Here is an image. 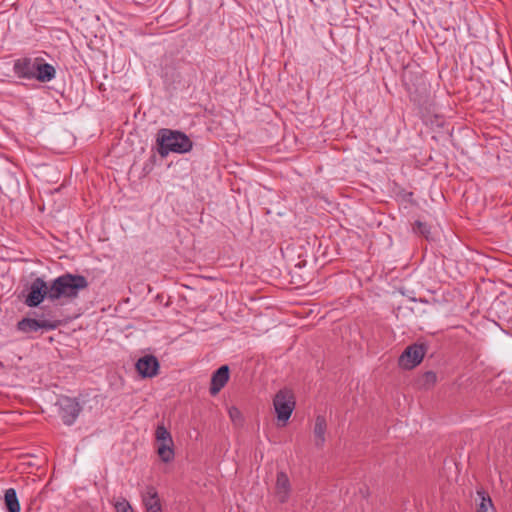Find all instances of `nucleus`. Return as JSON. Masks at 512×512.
<instances>
[{
	"mask_svg": "<svg viewBox=\"0 0 512 512\" xmlns=\"http://www.w3.org/2000/svg\"><path fill=\"white\" fill-rule=\"evenodd\" d=\"M88 287L86 277L79 274L65 273L50 282V302H60L62 299H74L79 292Z\"/></svg>",
	"mask_w": 512,
	"mask_h": 512,
	"instance_id": "obj_1",
	"label": "nucleus"
},
{
	"mask_svg": "<svg viewBox=\"0 0 512 512\" xmlns=\"http://www.w3.org/2000/svg\"><path fill=\"white\" fill-rule=\"evenodd\" d=\"M158 153L165 157L169 153H185L192 148L190 138L177 130L160 129L156 138Z\"/></svg>",
	"mask_w": 512,
	"mask_h": 512,
	"instance_id": "obj_2",
	"label": "nucleus"
},
{
	"mask_svg": "<svg viewBox=\"0 0 512 512\" xmlns=\"http://www.w3.org/2000/svg\"><path fill=\"white\" fill-rule=\"evenodd\" d=\"M273 405L278 421L287 423L295 408L294 395L290 390H280L273 399Z\"/></svg>",
	"mask_w": 512,
	"mask_h": 512,
	"instance_id": "obj_3",
	"label": "nucleus"
},
{
	"mask_svg": "<svg viewBox=\"0 0 512 512\" xmlns=\"http://www.w3.org/2000/svg\"><path fill=\"white\" fill-rule=\"evenodd\" d=\"M50 284H48L43 278H35L29 288L25 297V304L29 307H37L45 299L50 301Z\"/></svg>",
	"mask_w": 512,
	"mask_h": 512,
	"instance_id": "obj_4",
	"label": "nucleus"
},
{
	"mask_svg": "<svg viewBox=\"0 0 512 512\" xmlns=\"http://www.w3.org/2000/svg\"><path fill=\"white\" fill-rule=\"evenodd\" d=\"M157 442V454L165 462H171L174 459L173 440L170 432L164 425H158L155 431Z\"/></svg>",
	"mask_w": 512,
	"mask_h": 512,
	"instance_id": "obj_5",
	"label": "nucleus"
},
{
	"mask_svg": "<svg viewBox=\"0 0 512 512\" xmlns=\"http://www.w3.org/2000/svg\"><path fill=\"white\" fill-rule=\"evenodd\" d=\"M62 322H17L15 331L22 338H36L45 332L56 329Z\"/></svg>",
	"mask_w": 512,
	"mask_h": 512,
	"instance_id": "obj_6",
	"label": "nucleus"
},
{
	"mask_svg": "<svg viewBox=\"0 0 512 512\" xmlns=\"http://www.w3.org/2000/svg\"><path fill=\"white\" fill-rule=\"evenodd\" d=\"M425 352V347L421 344L410 345L400 355L398 365L402 369L411 370L422 362Z\"/></svg>",
	"mask_w": 512,
	"mask_h": 512,
	"instance_id": "obj_7",
	"label": "nucleus"
},
{
	"mask_svg": "<svg viewBox=\"0 0 512 512\" xmlns=\"http://www.w3.org/2000/svg\"><path fill=\"white\" fill-rule=\"evenodd\" d=\"M81 412L79 402L70 397L59 400V414L64 424L72 425Z\"/></svg>",
	"mask_w": 512,
	"mask_h": 512,
	"instance_id": "obj_8",
	"label": "nucleus"
},
{
	"mask_svg": "<svg viewBox=\"0 0 512 512\" xmlns=\"http://www.w3.org/2000/svg\"><path fill=\"white\" fill-rule=\"evenodd\" d=\"M135 368L142 378H152L158 374L159 361L153 355H145L137 360Z\"/></svg>",
	"mask_w": 512,
	"mask_h": 512,
	"instance_id": "obj_9",
	"label": "nucleus"
},
{
	"mask_svg": "<svg viewBox=\"0 0 512 512\" xmlns=\"http://www.w3.org/2000/svg\"><path fill=\"white\" fill-rule=\"evenodd\" d=\"M292 487L288 475L279 471L276 475V483L274 489V495L279 503H286L291 495Z\"/></svg>",
	"mask_w": 512,
	"mask_h": 512,
	"instance_id": "obj_10",
	"label": "nucleus"
},
{
	"mask_svg": "<svg viewBox=\"0 0 512 512\" xmlns=\"http://www.w3.org/2000/svg\"><path fill=\"white\" fill-rule=\"evenodd\" d=\"M36 65V57H23L16 59L13 64V71L18 78L33 79Z\"/></svg>",
	"mask_w": 512,
	"mask_h": 512,
	"instance_id": "obj_11",
	"label": "nucleus"
},
{
	"mask_svg": "<svg viewBox=\"0 0 512 512\" xmlns=\"http://www.w3.org/2000/svg\"><path fill=\"white\" fill-rule=\"evenodd\" d=\"M55 77V67L47 63L44 58L36 57V65L33 79H36L41 83H46L52 81Z\"/></svg>",
	"mask_w": 512,
	"mask_h": 512,
	"instance_id": "obj_12",
	"label": "nucleus"
},
{
	"mask_svg": "<svg viewBox=\"0 0 512 512\" xmlns=\"http://www.w3.org/2000/svg\"><path fill=\"white\" fill-rule=\"evenodd\" d=\"M229 380V367L223 365L218 368L211 377L210 394L217 395Z\"/></svg>",
	"mask_w": 512,
	"mask_h": 512,
	"instance_id": "obj_13",
	"label": "nucleus"
},
{
	"mask_svg": "<svg viewBox=\"0 0 512 512\" xmlns=\"http://www.w3.org/2000/svg\"><path fill=\"white\" fill-rule=\"evenodd\" d=\"M146 512H162V505L156 488L148 486L142 495Z\"/></svg>",
	"mask_w": 512,
	"mask_h": 512,
	"instance_id": "obj_14",
	"label": "nucleus"
},
{
	"mask_svg": "<svg viewBox=\"0 0 512 512\" xmlns=\"http://www.w3.org/2000/svg\"><path fill=\"white\" fill-rule=\"evenodd\" d=\"M327 431V422L324 416L318 415L315 419V425L313 429L314 444L318 449H321L326 441L325 435Z\"/></svg>",
	"mask_w": 512,
	"mask_h": 512,
	"instance_id": "obj_15",
	"label": "nucleus"
},
{
	"mask_svg": "<svg viewBox=\"0 0 512 512\" xmlns=\"http://www.w3.org/2000/svg\"><path fill=\"white\" fill-rule=\"evenodd\" d=\"M4 502L8 512H20L21 506L14 488L5 491Z\"/></svg>",
	"mask_w": 512,
	"mask_h": 512,
	"instance_id": "obj_16",
	"label": "nucleus"
},
{
	"mask_svg": "<svg viewBox=\"0 0 512 512\" xmlns=\"http://www.w3.org/2000/svg\"><path fill=\"white\" fill-rule=\"evenodd\" d=\"M477 495L480 499L477 512H488V510L493 507L491 498L483 490L477 491Z\"/></svg>",
	"mask_w": 512,
	"mask_h": 512,
	"instance_id": "obj_17",
	"label": "nucleus"
},
{
	"mask_svg": "<svg viewBox=\"0 0 512 512\" xmlns=\"http://www.w3.org/2000/svg\"><path fill=\"white\" fill-rule=\"evenodd\" d=\"M228 414H229V417L231 419V421L235 424V425H242L243 424V416H242V413L241 411L235 407V406H231L228 408Z\"/></svg>",
	"mask_w": 512,
	"mask_h": 512,
	"instance_id": "obj_18",
	"label": "nucleus"
},
{
	"mask_svg": "<svg viewBox=\"0 0 512 512\" xmlns=\"http://www.w3.org/2000/svg\"><path fill=\"white\" fill-rule=\"evenodd\" d=\"M413 230H414L415 233H418V234H420L422 236H425V237H427L428 234L430 233L429 226L426 223L421 222V221H416L415 222Z\"/></svg>",
	"mask_w": 512,
	"mask_h": 512,
	"instance_id": "obj_19",
	"label": "nucleus"
},
{
	"mask_svg": "<svg viewBox=\"0 0 512 512\" xmlns=\"http://www.w3.org/2000/svg\"><path fill=\"white\" fill-rule=\"evenodd\" d=\"M115 509L117 512H133L131 505L126 499L117 501L115 504Z\"/></svg>",
	"mask_w": 512,
	"mask_h": 512,
	"instance_id": "obj_20",
	"label": "nucleus"
},
{
	"mask_svg": "<svg viewBox=\"0 0 512 512\" xmlns=\"http://www.w3.org/2000/svg\"><path fill=\"white\" fill-rule=\"evenodd\" d=\"M425 378L429 381V382H432V383H435L436 382V374L432 371H429V372H426L425 373Z\"/></svg>",
	"mask_w": 512,
	"mask_h": 512,
	"instance_id": "obj_21",
	"label": "nucleus"
},
{
	"mask_svg": "<svg viewBox=\"0 0 512 512\" xmlns=\"http://www.w3.org/2000/svg\"><path fill=\"white\" fill-rule=\"evenodd\" d=\"M22 320H23V321H26V320H31V319H30V318H27V317H24Z\"/></svg>",
	"mask_w": 512,
	"mask_h": 512,
	"instance_id": "obj_22",
	"label": "nucleus"
}]
</instances>
